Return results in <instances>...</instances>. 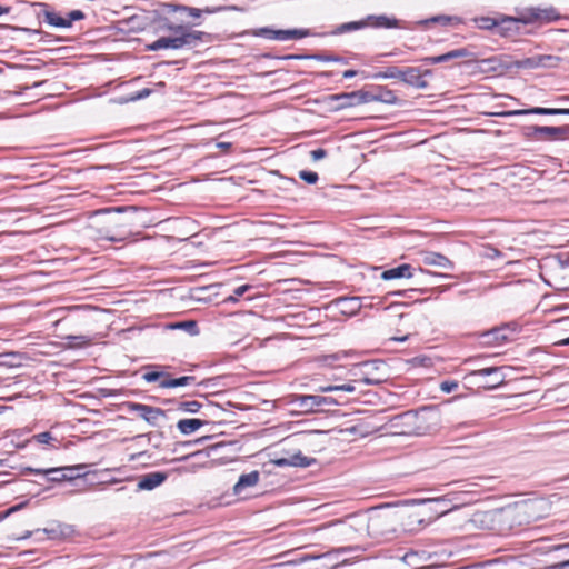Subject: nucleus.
<instances>
[{
    "mask_svg": "<svg viewBox=\"0 0 569 569\" xmlns=\"http://www.w3.org/2000/svg\"><path fill=\"white\" fill-rule=\"evenodd\" d=\"M122 210H123V208H116V209H107L106 211H107V212H110V211H117V212H120V211H122Z\"/></svg>",
    "mask_w": 569,
    "mask_h": 569,
    "instance_id": "obj_60",
    "label": "nucleus"
},
{
    "mask_svg": "<svg viewBox=\"0 0 569 569\" xmlns=\"http://www.w3.org/2000/svg\"><path fill=\"white\" fill-rule=\"evenodd\" d=\"M368 102L379 101L388 104H395L398 101L396 93L386 88H379L377 93L367 92Z\"/></svg>",
    "mask_w": 569,
    "mask_h": 569,
    "instance_id": "obj_23",
    "label": "nucleus"
},
{
    "mask_svg": "<svg viewBox=\"0 0 569 569\" xmlns=\"http://www.w3.org/2000/svg\"><path fill=\"white\" fill-rule=\"evenodd\" d=\"M559 61V58L553 56H536L526 58L522 60H518L515 62V66L517 68L522 69H536L539 67H555L557 62Z\"/></svg>",
    "mask_w": 569,
    "mask_h": 569,
    "instance_id": "obj_15",
    "label": "nucleus"
},
{
    "mask_svg": "<svg viewBox=\"0 0 569 569\" xmlns=\"http://www.w3.org/2000/svg\"><path fill=\"white\" fill-rule=\"evenodd\" d=\"M166 479L167 475L164 472H150L141 477L138 488L140 490H152L164 482Z\"/></svg>",
    "mask_w": 569,
    "mask_h": 569,
    "instance_id": "obj_18",
    "label": "nucleus"
},
{
    "mask_svg": "<svg viewBox=\"0 0 569 569\" xmlns=\"http://www.w3.org/2000/svg\"><path fill=\"white\" fill-rule=\"evenodd\" d=\"M356 390L355 386L351 383L346 385H329V386H321L318 388V391L320 392H332V391H345V392H353Z\"/></svg>",
    "mask_w": 569,
    "mask_h": 569,
    "instance_id": "obj_35",
    "label": "nucleus"
},
{
    "mask_svg": "<svg viewBox=\"0 0 569 569\" xmlns=\"http://www.w3.org/2000/svg\"><path fill=\"white\" fill-rule=\"evenodd\" d=\"M251 33L254 37H262L278 41L302 39L310 34L307 29L274 30L268 27L254 29Z\"/></svg>",
    "mask_w": 569,
    "mask_h": 569,
    "instance_id": "obj_7",
    "label": "nucleus"
},
{
    "mask_svg": "<svg viewBox=\"0 0 569 569\" xmlns=\"http://www.w3.org/2000/svg\"><path fill=\"white\" fill-rule=\"evenodd\" d=\"M299 177L309 184H313L318 181V174L312 171H300Z\"/></svg>",
    "mask_w": 569,
    "mask_h": 569,
    "instance_id": "obj_41",
    "label": "nucleus"
},
{
    "mask_svg": "<svg viewBox=\"0 0 569 569\" xmlns=\"http://www.w3.org/2000/svg\"><path fill=\"white\" fill-rule=\"evenodd\" d=\"M291 403L303 411H313L318 407L331 406L337 402L330 397L317 395H293Z\"/></svg>",
    "mask_w": 569,
    "mask_h": 569,
    "instance_id": "obj_8",
    "label": "nucleus"
},
{
    "mask_svg": "<svg viewBox=\"0 0 569 569\" xmlns=\"http://www.w3.org/2000/svg\"><path fill=\"white\" fill-rule=\"evenodd\" d=\"M452 495L449 493V495H443L441 497H437V498H429V499H426V500H422V502H451L453 501V498L451 497Z\"/></svg>",
    "mask_w": 569,
    "mask_h": 569,
    "instance_id": "obj_45",
    "label": "nucleus"
},
{
    "mask_svg": "<svg viewBox=\"0 0 569 569\" xmlns=\"http://www.w3.org/2000/svg\"><path fill=\"white\" fill-rule=\"evenodd\" d=\"M204 12L211 13V12H214V10L206 9Z\"/></svg>",
    "mask_w": 569,
    "mask_h": 569,
    "instance_id": "obj_62",
    "label": "nucleus"
},
{
    "mask_svg": "<svg viewBox=\"0 0 569 569\" xmlns=\"http://www.w3.org/2000/svg\"><path fill=\"white\" fill-rule=\"evenodd\" d=\"M341 305H345L343 308L348 309L350 312H355L360 308L359 298H341L338 301Z\"/></svg>",
    "mask_w": 569,
    "mask_h": 569,
    "instance_id": "obj_37",
    "label": "nucleus"
},
{
    "mask_svg": "<svg viewBox=\"0 0 569 569\" xmlns=\"http://www.w3.org/2000/svg\"><path fill=\"white\" fill-rule=\"evenodd\" d=\"M412 267L410 264H400L396 268L388 269L382 272L381 278L383 280H393L400 278H411L413 273L411 272Z\"/></svg>",
    "mask_w": 569,
    "mask_h": 569,
    "instance_id": "obj_22",
    "label": "nucleus"
},
{
    "mask_svg": "<svg viewBox=\"0 0 569 569\" xmlns=\"http://www.w3.org/2000/svg\"><path fill=\"white\" fill-rule=\"evenodd\" d=\"M311 159L313 161H318L323 159L327 156V151L325 149H316L310 152Z\"/></svg>",
    "mask_w": 569,
    "mask_h": 569,
    "instance_id": "obj_47",
    "label": "nucleus"
},
{
    "mask_svg": "<svg viewBox=\"0 0 569 569\" xmlns=\"http://www.w3.org/2000/svg\"><path fill=\"white\" fill-rule=\"evenodd\" d=\"M251 289L249 284H242L233 290V295L227 297L224 302H237L239 297L243 296L248 290Z\"/></svg>",
    "mask_w": 569,
    "mask_h": 569,
    "instance_id": "obj_40",
    "label": "nucleus"
},
{
    "mask_svg": "<svg viewBox=\"0 0 569 569\" xmlns=\"http://www.w3.org/2000/svg\"><path fill=\"white\" fill-rule=\"evenodd\" d=\"M83 465L64 467V468H49V469H36L31 467H24L21 469L22 475L33 473V475H44L48 476L49 481L52 482H61L66 480H71L74 478L73 471L83 469Z\"/></svg>",
    "mask_w": 569,
    "mask_h": 569,
    "instance_id": "obj_6",
    "label": "nucleus"
},
{
    "mask_svg": "<svg viewBox=\"0 0 569 569\" xmlns=\"http://www.w3.org/2000/svg\"><path fill=\"white\" fill-rule=\"evenodd\" d=\"M84 13L81 10H72L68 13V20H70V27L72 26L73 21L82 20L84 19Z\"/></svg>",
    "mask_w": 569,
    "mask_h": 569,
    "instance_id": "obj_44",
    "label": "nucleus"
},
{
    "mask_svg": "<svg viewBox=\"0 0 569 569\" xmlns=\"http://www.w3.org/2000/svg\"><path fill=\"white\" fill-rule=\"evenodd\" d=\"M331 99L339 101L340 108H351L363 103H368L369 98L367 97V91L358 90L347 93L333 94L331 96Z\"/></svg>",
    "mask_w": 569,
    "mask_h": 569,
    "instance_id": "obj_13",
    "label": "nucleus"
},
{
    "mask_svg": "<svg viewBox=\"0 0 569 569\" xmlns=\"http://www.w3.org/2000/svg\"><path fill=\"white\" fill-rule=\"evenodd\" d=\"M321 556H305L300 559V561H307L310 559H319Z\"/></svg>",
    "mask_w": 569,
    "mask_h": 569,
    "instance_id": "obj_55",
    "label": "nucleus"
},
{
    "mask_svg": "<svg viewBox=\"0 0 569 569\" xmlns=\"http://www.w3.org/2000/svg\"><path fill=\"white\" fill-rule=\"evenodd\" d=\"M360 381L365 385H379L386 380V377L378 372L376 362H365L360 366Z\"/></svg>",
    "mask_w": 569,
    "mask_h": 569,
    "instance_id": "obj_16",
    "label": "nucleus"
},
{
    "mask_svg": "<svg viewBox=\"0 0 569 569\" xmlns=\"http://www.w3.org/2000/svg\"><path fill=\"white\" fill-rule=\"evenodd\" d=\"M328 538L335 543L353 542L367 536L366 515L349 516L343 521L330 523Z\"/></svg>",
    "mask_w": 569,
    "mask_h": 569,
    "instance_id": "obj_1",
    "label": "nucleus"
},
{
    "mask_svg": "<svg viewBox=\"0 0 569 569\" xmlns=\"http://www.w3.org/2000/svg\"><path fill=\"white\" fill-rule=\"evenodd\" d=\"M431 521V517L428 519L425 517V512H411L407 516L403 527L408 531H416L421 527H425Z\"/></svg>",
    "mask_w": 569,
    "mask_h": 569,
    "instance_id": "obj_21",
    "label": "nucleus"
},
{
    "mask_svg": "<svg viewBox=\"0 0 569 569\" xmlns=\"http://www.w3.org/2000/svg\"><path fill=\"white\" fill-rule=\"evenodd\" d=\"M521 503L529 525L547 517L550 509L549 503L543 499L522 500Z\"/></svg>",
    "mask_w": 569,
    "mask_h": 569,
    "instance_id": "obj_10",
    "label": "nucleus"
},
{
    "mask_svg": "<svg viewBox=\"0 0 569 569\" xmlns=\"http://www.w3.org/2000/svg\"><path fill=\"white\" fill-rule=\"evenodd\" d=\"M230 146H231V144H230V143H228V142H219V143L217 144V147H219V148H223V149H227V148H229Z\"/></svg>",
    "mask_w": 569,
    "mask_h": 569,
    "instance_id": "obj_56",
    "label": "nucleus"
},
{
    "mask_svg": "<svg viewBox=\"0 0 569 569\" xmlns=\"http://www.w3.org/2000/svg\"><path fill=\"white\" fill-rule=\"evenodd\" d=\"M207 423L208 421L201 419H181L178 421L177 428L182 435H191Z\"/></svg>",
    "mask_w": 569,
    "mask_h": 569,
    "instance_id": "obj_25",
    "label": "nucleus"
},
{
    "mask_svg": "<svg viewBox=\"0 0 569 569\" xmlns=\"http://www.w3.org/2000/svg\"><path fill=\"white\" fill-rule=\"evenodd\" d=\"M457 388H458V382L453 381V380H447V381H442L440 383V390L446 393H450V392L457 390Z\"/></svg>",
    "mask_w": 569,
    "mask_h": 569,
    "instance_id": "obj_42",
    "label": "nucleus"
},
{
    "mask_svg": "<svg viewBox=\"0 0 569 569\" xmlns=\"http://www.w3.org/2000/svg\"><path fill=\"white\" fill-rule=\"evenodd\" d=\"M356 74H357V71H355V70H346L342 76H343V78L349 79V78L355 77Z\"/></svg>",
    "mask_w": 569,
    "mask_h": 569,
    "instance_id": "obj_53",
    "label": "nucleus"
},
{
    "mask_svg": "<svg viewBox=\"0 0 569 569\" xmlns=\"http://www.w3.org/2000/svg\"><path fill=\"white\" fill-rule=\"evenodd\" d=\"M166 30L172 32L174 36H183V34H199L197 37V43L201 41L204 37H208L206 32L202 31H189L186 27L181 24H172L169 23L166 26Z\"/></svg>",
    "mask_w": 569,
    "mask_h": 569,
    "instance_id": "obj_32",
    "label": "nucleus"
},
{
    "mask_svg": "<svg viewBox=\"0 0 569 569\" xmlns=\"http://www.w3.org/2000/svg\"><path fill=\"white\" fill-rule=\"evenodd\" d=\"M259 479L260 473L257 470L241 475L233 486V493L237 496L241 495L246 488L254 487L259 482Z\"/></svg>",
    "mask_w": 569,
    "mask_h": 569,
    "instance_id": "obj_19",
    "label": "nucleus"
},
{
    "mask_svg": "<svg viewBox=\"0 0 569 569\" xmlns=\"http://www.w3.org/2000/svg\"><path fill=\"white\" fill-rule=\"evenodd\" d=\"M510 330L507 328H496L483 335L486 342L500 345L503 341L509 340Z\"/></svg>",
    "mask_w": 569,
    "mask_h": 569,
    "instance_id": "obj_29",
    "label": "nucleus"
},
{
    "mask_svg": "<svg viewBox=\"0 0 569 569\" xmlns=\"http://www.w3.org/2000/svg\"><path fill=\"white\" fill-rule=\"evenodd\" d=\"M476 360H472V359H468L466 362L467 363H471V362H475Z\"/></svg>",
    "mask_w": 569,
    "mask_h": 569,
    "instance_id": "obj_63",
    "label": "nucleus"
},
{
    "mask_svg": "<svg viewBox=\"0 0 569 569\" xmlns=\"http://www.w3.org/2000/svg\"><path fill=\"white\" fill-rule=\"evenodd\" d=\"M168 376L169 375L164 371H146L142 378L147 382H156L159 379H167Z\"/></svg>",
    "mask_w": 569,
    "mask_h": 569,
    "instance_id": "obj_39",
    "label": "nucleus"
},
{
    "mask_svg": "<svg viewBox=\"0 0 569 569\" xmlns=\"http://www.w3.org/2000/svg\"><path fill=\"white\" fill-rule=\"evenodd\" d=\"M401 68L391 66L387 67L385 70H381L372 76L375 80L381 79H399L401 78Z\"/></svg>",
    "mask_w": 569,
    "mask_h": 569,
    "instance_id": "obj_33",
    "label": "nucleus"
},
{
    "mask_svg": "<svg viewBox=\"0 0 569 569\" xmlns=\"http://www.w3.org/2000/svg\"><path fill=\"white\" fill-rule=\"evenodd\" d=\"M368 26L373 28H398L399 21L395 18H389L385 14L381 16H369L366 20Z\"/></svg>",
    "mask_w": 569,
    "mask_h": 569,
    "instance_id": "obj_26",
    "label": "nucleus"
},
{
    "mask_svg": "<svg viewBox=\"0 0 569 569\" xmlns=\"http://www.w3.org/2000/svg\"><path fill=\"white\" fill-rule=\"evenodd\" d=\"M315 459L303 456L301 451H297L288 457L272 459L271 462L277 467H300L306 468L315 463Z\"/></svg>",
    "mask_w": 569,
    "mask_h": 569,
    "instance_id": "obj_14",
    "label": "nucleus"
},
{
    "mask_svg": "<svg viewBox=\"0 0 569 569\" xmlns=\"http://www.w3.org/2000/svg\"><path fill=\"white\" fill-rule=\"evenodd\" d=\"M502 370V367L497 366L479 367L467 373L465 380L479 388L495 389L505 382L506 376Z\"/></svg>",
    "mask_w": 569,
    "mask_h": 569,
    "instance_id": "obj_4",
    "label": "nucleus"
},
{
    "mask_svg": "<svg viewBox=\"0 0 569 569\" xmlns=\"http://www.w3.org/2000/svg\"><path fill=\"white\" fill-rule=\"evenodd\" d=\"M200 408H201V403L198 401H194V400L180 402L179 407H178L179 410L190 412V413L198 412L200 410Z\"/></svg>",
    "mask_w": 569,
    "mask_h": 569,
    "instance_id": "obj_38",
    "label": "nucleus"
},
{
    "mask_svg": "<svg viewBox=\"0 0 569 569\" xmlns=\"http://www.w3.org/2000/svg\"><path fill=\"white\" fill-rule=\"evenodd\" d=\"M558 322L563 326V330L569 331V317L560 319V320H558ZM556 345H558V346H568L569 345V337L559 340L558 342H556Z\"/></svg>",
    "mask_w": 569,
    "mask_h": 569,
    "instance_id": "obj_43",
    "label": "nucleus"
},
{
    "mask_svg": "<svg viewBox=\"0 0 569 569\" xmlns=\"http://www.w3.org/2000/svg\"><path fill=\"white\" fill-rule=\"evenodd\" d=\"M169 330H183L189 336L194 337L199 335L198 323L194 320L171 322L166 326Z\"/></svg>",
    "mask_w": 569,
    "mask_h": 569,
    "instance_id": "obj_28",
    "label": "nucleus"
},
{
    "mask_svg": "<svg viewBox=\"0 0 569 569\" xmlns=\"http://www.w3.org/2000/svg\"><path fill=\"white\" fill-rule=\"evenodd\" d=\"M529 136L536 140L541 141H556L562 140L569 132V127H539L533 126L529 129Z\"/></svg>",
    "mask_w": 569,
    "mask_h": 569,
    "instance_id": "obj_9",
    "label": "nucleus"
},
{
    "mask_svg": "<svg viewBox=\"0 0 569 569\" xmlns=\"http://www.w3.org/2000/svg\"><path fill=\"white\" fill-rule=\"evenodd\" d=\"M107 239L110 241H118V239H116L114 237H107Z\"/></svg>",
    "mask_w": 569,
    "mask_h": 569,
    "instance_id": "obj_61",
    "label": "nucleus"
},
{
    "mask_svg": "<svg viewBox=\"0 0 569 569\" xmlns=\"http://www.w3.org/2000/svg\"><path fill=\"white\" fill-rule=\"evenodd\" d=\"M72 528L67 525H54L50 528H46L43 530L37 529L34 533H46L50 539H59V538H66L71 535Z\"/></svg>",
    "mask_w": 569,
    "mask_h": 569,
    "instance_id": "obj_24",
    "label": "nucleus"
},
{
    "mask_svg": "<svg viewBox=\"0 0 569 569\" xmlns=\"http://www.w3.org/2000/svg\"><path fill=\"white\" fill-rule=\"evenodd\" d=\"M44 21L56 28H70V20L68 18H63L54 11L44 10L43 11Z\"/></svg>",
    "mask_w": 569,
    "mask_h": 569,
    "instance_id": "obj_30",
    "label": "nucleus"
},
{
    "mask_svg": "<svg viewBox=\"0 0 569 569\" xmlns=\"http://www.w3.org/2000/svg\"><path fill=\"white\" fill-rule=\"evenodd\" d=\"M8 12H9V8L8 7L0 6V16L6 14Z\"/></svg>",
    "mask_w": 569,
    "mask_h": 569,
    "instance_id": "obj_57",
    "label": "nucleus"
},
{
    "mask_svg": "<svg viewBox=\"0 0 569 569\" xmlns=\"http://www.w3.org/2000/svg\"><path fill=\"white\" fill-rule=\"evenodd\" d=\"M202 452L201 451H197L196 453H193L192 456H199L201 455Z\"/></svg>",
    "mask_w": 569,
    "mask_h": 569,
    "instance_id": "obj_64",
    "label": "nucleus"
},
{
    "mask_svg": "<svg viewBox=\"0 0 569 569\" xmlns=\"http://www.w3.org/2000/svg\"><path fill=\"white\" fill-rule=\"evenodd\" d=\"M32 533H33L32 531H27L26 535L21 536L19 539L29 538Z\"/></svg>",
    "mask_w": 569,
    "mask_h": 569,
    "instance_id": "obj_59",
    "label": "nucleus"
},
{
    "mask_svg": "<svg viewBox=\"0 0 569 569\" xmlns=\"http://www.w3.org/2000/svg\"><path fill=\"white\" fill-rule=\"evenodd\" d=\"M196 380L192 376H184L176 379H170L167 377V379H163L160 381L159 386L161 388H177L182 386H188Z\"/></svg>",
    "mask_w": 569,
    "mask_h": 569,
    "instance_id": "obj_31",
    "label": "nucleus"
},
{
    "mask_svg": "<svg viewBox=\"0 0 569 569\" xmlns=\"http://www.w3.org/2000/svg\"><path fill=\"white\" fill-rule=\"evenodd\" d=\"M316 59L321 60V61H339L340 60L339 58L332 57V56H326V57L318 56V57H316Z\"/></svg>",
    "mask_w": 569,
    "mask_h": 569,
    "instance_id": "obj_52",
    "label": "nucleus"
},
{
    "mask_svg": "<svg viewBox=\"0 0 569 569\" xmlns=\"http://www.w3.org/2000/svg\"><path fill=\"white\" fill-rule=\"evenodd\" d=\"M182 10H186L189 12V14L193 18H199L201 16V10L200 9H197V8H187V7H181Z\"/></svg>",
    "mask_w": 569,
    "mask_h": 569,
    "instance_id": "obj_48",
    "label": "nucleus"
},
{
    "mask_svg": "<svg viewBox=\"0 0 569 569\" xmlns=\"http://www.w3.org/2000/svg\"><path fill=\"white\" fill-rule=\"evenodd\" d=\"M509 116H522V114H569V108H542L535 107L530 109H520L508 112Z\"/></svg>",
    "mask_w": 569,
    "mask_h": 569,
    "instance_id": "obj_17",
    "label": "nucleus"
},
{
    "mask_svg": "<svg viewBox=\"0 0 569 569\" xmlns=\"http://www.w3.org/2000/svg\"><path fill=\"white\" fill-rule=\"evenodd\" d=\"M199 34H183L173 37H161L152 43L148 44L147 48L150 51H158L162 49H181L186 46L192 47L197 44V37Z\"/></svg>",
    "mask_w": 569,
    "mask_h": 569,
    "instance_id": "obj_5",
    "label": "nucleus"
},
{
    "mask_svg": "<svg viewBox=\"0 0 569 569\" xmlns=\"http://www.w3.org/2000/svg\"><path fill=\"white\" fill-rule=\"evenodd\" d=\"M490 518L499 525L500 530H512L529 525L521 501L493 510Z\"/></svg>",
    "mask_w": 569,
    "mask_h": 569,
    "instance_id": "obj_3",
    "label": "nucleus"
},
{
    "mask_svg": "<svg viewBox=\"0 0 569 569\" xmlns=\"http://www.w3.org/2000/svg\"><path fill=\"white\" fill-rule=\"evenodd\" d=\"M34 439L39 442V443H49L51 440H52V436L50 432L46 431V432H41L39 435H36L34 436Z\"/></svg>",
    "mask_w": 569,
    "mask_h": 569,
    "instance_id": "obj_46",
    "label": "nucleus"
},
{
    "mask_svg": "<svg viewBox=\"0 0 569 569\" xmlns=\"http://www.w3.org/2000/svg\"><path fill=\"white\" fill-rule=\"evenodd\" d=\"M367 26H368V22L366 20L359 21V22H357V21L348 22V23H343V24L339 26L337 29V32L338 33L349 32V31L361 29Z\"/></svg>",
    "mask_w": 569,
    "mask_h": 569,
    "instance_id": "obj_36",
    "label": "nucleus"
},
{
    "mask_svg": "<svg viewBox=\"0 0 569 569\" xmlns=\"http://www.w3.org/2000/svg\"><path fill=\"white\" fill-rule=\"evenodd\" d=\"M419 272H420L421 274H429V276H432V277H439V278H449V277H451L450 274H446V273H432V272H427V271H425V270H423V269H421V268L419 269Z\"/></svg>",
    "mask_w": 569,
    "mask_h": 569,
    "instance_id": "obj_50",
    "label": "nucleus"
},
{
    "mask_svg": "<svg viewBox=\"0 0 569 569\" xmlns=\"http://www.w3.org/2000/svg\"><path fill=\"white\" fill-rule=\"evenodd\" d=\"M150 93H151L150 89H143L140 92L137 93L134 99H143V98L148 97Z\"/></svg>",
    "mask_w": 569,
    "mask_h": 569,
    "instance_id": "obj_51",
    "label": "nucleus"
},
{
    "mask_svg": "<svg viewBox=\"0 0 569 569\" xmlns=\"http://www.w3.org/2000/svg\"><path fill=\"white\" fill-rule=\"evenodd\" d=\"M431 71L426 70L421 72L419 68L416 67H407L401 71L400 81L411 87L418 89H426L428 87V82L425 80V76H430Z\"/></svg>",
    "mask_w": 569,
    "mask_h": 569,
    "instance_id": "obj_12",
    "label": "nucleus"
},
{
    "mask_svg": "<svg viewBox=\"0 0 569 569\" xmlns=\"http://www.w3.org/2000/svg\"><path fill=\"white\" fill-rule=\"evenodd\" d=\"M367 536L377 540H389L396 532L395 516L386 511H372L366 515Z\"/></svg>",
    "mask_w": 569,
    "mask_h": 569,
    "instance_id": "obj_2",
    "label": "nucleus"
},
{
    "mask_svg": "<svg viewBox=\"0 0 569 569\" xmlns=\"http://www.w3.org/2000/svg\"><path fill=\"white\" fill-rule=\"evenodd\" d=\"M422 262L427 266L438 267L445 270H451L453 268L452 261L447 257L437 252H427L422 257Z\"/></svg>",
    "mask_w": 569,
    "mask_h": 569,
    "instance_id": "obj_20",
    "label": "nucleus"
},
{
    "mask_svg": "<svg viewBox=\"0 0 569 569\" xmlns=\"http://www.w3.org/2000/svg\"><path fill=\"white\" fill-rule=\"evenodd\" d=\"M408 338H409V335H405V336H402V337H393V338H391V339H392L393 341L403 342V341L408 340Z\"/></svg>",
    "mask_w": 569,
    "mask_h": 569,
    "instance_id": "obj_54",
    "label": "nucleus"
},
{
    "mask_svg": "<svg viewBox=\"0 0 569 569\" xmlns=\"http://www.w3.org/2000/svg\"><path fill=\"white\" fill-rule=\"evenodd\" d=\"M68 348H81L91 343V338L88 336H67L64 338Z\"/></svg>",
    "mask_w": 569,
    "mask_h": 569,
    "instance_id": "obj_34",
    "label": "nucleus"
},
{
    "mask_svg": "<svg viewBox=\"0 0 569 569\" xmlns=\"http://www.w3.org/2000/svg\"><path fill=\"white\" fill-rule=\"evenodd\" d=\"M550 569H569V560L552 565Z\"/></svg>",
    "mask_w": 569,
    "mask_h": 569,
    "instance_id": "obj_49",
    "label": "nucleus"
},
{
    "mask_svg": "<svg viewBox=\"0 0 569 569\" xmlns=\"http://www.w3.org/2000/svg\"><path fill=\"white\" fill-rule=\"evenodd\" d=\"M558 101L569 102V96H562V97L558 98Z\"/></svg>",
    "mask_w": 569,
    "mask_h": 569,
    "instance_id": "obj_58",
    "label": "nucleus"
},
{
    "mask_svg": "<svg viewBox=\"0 0 569 569\" xmlns=\"http://www.w3.org/2000/svg\"><path fill=\"white\" fill-rule=\"evenodd\" d=\"M467 56H468V51L466 49H457V50L449 51L445 54H440V56H436V57H427V58L422 59V61L428 62V63H441V62H447L449 60L457 59V58H465Z\"/></svg>",
    "mask_w": 569,
    "mask_h": 569,
    "instance_id": "obj_27",
    "label": "nucleus"
},
{
    "mask_svg": "<svg viewBox=\"0 0 569 569\" xmlns=\"http://www.w3.org/2000/svg\"><path fill=\"white\" fill-rule=\"evenodd\" d=\"M127 406L130 412L137 413L151 426H157L158 420L164 417V411L160 408L137 402H129Z\"/></svg>",
    "mask_w": 569,
    "mask_h": 569,
    "instance_id": "obj_11",
    "label": "nucleus"
}]
</instances>
